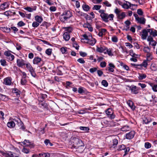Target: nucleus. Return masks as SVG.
Segmentation results:
<instances>
[{
	"label": "nucleus",
	"mask_w": 157,
	"mask_h": 157,
	"mask_svg": "<svg viewBox=\"0 0 157 157\" xmlns=\"http://www.w3.org/2000/svg\"><path fill=\"white\" fill-rule=\"evenodd\" d=\"M83 38L81 39L82 42L88 44L93 46L96 42V40L94 38L92 37L91 34L87 32L82 35Z\"/></svg>",
	"instance_id": "nucleus-1"
},
{
	"label": "nucleus",
	"mask_w": 157,
	"mask_h": 157,
	"mask_svg": "<svg viewBox=\"0 0 157 157\" xmlns=\"http://www.w3.org/2000/svg\"><path fill=\"white\" fill-rule=\"evenodd\" d=\"M71 143L72 147L75 148H78L79 147L84 146V144L82 141L75 137H72L71 138Z\"/></svg>",
	"instance_id": "nucleus-2"
},
{
	"label": "nucleus",
	"mask_w": 157,
	"mask_h": 157,
	"mask_svg": "<svg viewBox=\"0 0 157 157\" xmlns=\"http://www.w3.org/2000/svg\"><path fill=\"white\" fill-rule=\"evenodd\" d=\"M72 16V13L70 11L67 10L64 12L60 16V20L63 22L67 21Z\"/></svg>",
	"instance_id": "nucleus-3"
},
{
	"label": "nucleus",
	"mask_w": 157,
	"mask_h": 157,
	"mask_svg": "<svg viewBox=\"0 0 157 157\" xmlns=\"http://www.w3.org/2000/svg\"><path fill=\"white\" fill-rule=\"evenodd\" d=\"M100 17L103 21L105 22H108L109 21L108 19L110 21L113 20L114 15L112 14L109 15L108 14L105 13Z\"/></svg>",
	"instance_id": "nucleus-4"
},
{
	"label": "nucleus",
	"mask_w": 157,
	"mask_h": 157,
	"mask_svg": "<svg viewBox=\"0 0 157 157\" xmlns=\"http://www.w3.org/2000/svg\"><path fill=\"white\" fill-rule=\"evenodd\" d=\"M25 65L26 66V67L30 72L32 76L34 77H36V75L35 71L34 69L33 68L31 64L29 63H27L25 64Z\"/></svg>",
	"instance_id": "nucleus-5"
},
{
	"label": "nucleus",
	"mask_w": 157,
	"mask_h": 157,
	"mask_svg": "<svg viewBox=\"0 0 157 157\" xmlns=\"http://www.w3.org/2000/svg\"><path fill=\"white\" fill-rule=\"evenodd\" d=\"M134 15L136 21L138 23L143 25L145 24L146 20L144 17H140L136 14H134Z\"/></svg>",
	"instance_id": "nucleus-6"
},
{
	"label": "nucleus",
	"mask_w": 157,
	"mask_h": 157,
	"mask_svg": "<svg viewBox=\"0 0 157 157\" xmlns=\"http://www.w3.org/2000/svg\"><path fill=\"white\" fill-rule=\"evenodd\" d=\"M101 124L106 126L113 127L115 126V124L114 122H109L107 120L104 119L102 121Z\"/></svg>",
	"instance_id": "nucleus-7"
},
{
	"label": "nucleus",
	"mask_w": 157,
	"mask_h": 157,
	"mask_svg": "<svg viewBox=\"0 0 157 157\" xmlns=\"http://www.w3.org/2000/svg\"><path fill=\"white\" fill-rule=\"evenodd\" d=\"M12 52L10 51H6L4 53V55L6 58L10 61H13L14 58V56L11 54Z\"/></svg>",
	"instance_id": "nucleus-8"
},
{
	"label": "nucleus",
	"mask_w": 157,
	"mask_h": 157,
	"mask_svg": "<svg viewBox=\"0 0 157 157\" xmlns=\"http://www.w3.org/2000/svg\"><path fill=\"white\" fill-rule=\"evenodd\" d=\"M131 93L133 94H137L139 92L140 88L136 86L132 85L129 87Z\"/></svg>",
	"instance_id": "nucleus-9"
},
{
	"label": "nucleus",
	"mask_w": 157,
	"mask_h": 157,
	"mask_svg": "<svg viewBox=\"0 0 157 157\" xmlns=\"http://www.w3.org/2000/svg\"><path fill=\"white\" fill-rule=\"evenodd\" d=\"M12 78L11 77H8L3 79V83L7 86H10L12 83Z\"/></svg>",
	"instance_id": "nucleus-10"
},
{
	"label": "nucleus",
	"mask_w": 157,
	"mask_h": 157,
	"mask_svg": "<svg viewBox=\"0 0 157 157\" xmlns=\"http://www.w3.org/2000/svg\"><path fill=\"white\" fill-rule=\"evenodd\" d=\"M106 113L108 117L110 119H114L115 117V115L113 114V111L111 109H108L106 111Z\"/></svg>",
	"instance_id": "nucleus-11"
},
{
	"label": "nucleus",
	"mask_w": 157,
	"mask_h": 157,
	"mask_svg": "<svg viewBox=\"0 0 157 157\" xmlns=\"http://www.w3.org/2000/svg\"><path fill=\"white\" fill-rule=\"evenodd\" d=\"M147 41L149 42V45H151L153 46H155L157 42L153 40V38L151 36H149L147 39Z\"/></svg>",
	"instance_id": "nucleus-12"
},
{
	"label": "nucleus",
	"mask_w": 157,
	"mask_h": 157,
	"mask_svg": "<svg viewBox=\"0 0 157 157\" xmlns=\"http://www.w3.org/2000/svg\"><path fill=\"white\" fill-rule=\"evenodd\" d=\"M21 143L25 146L29 147L30 148L33 147L34 145L33 143L30 142L29 140H25L23 142H21Z\"/></svg>",
	"instance_id": "nucleus-13"
},
{
	"label": "nucleus",
	"mask_w": 157,
	"mask_h": 157,
	"mask_svg": "<svg viewBox=\"0 0 157 157\" xmlns=\"http://www.w3.org/2000/svg\"><path fill=\"white\" fill-rule=\"evenodd\" d=\"M17 66L20 67H22L23 66L25 65V61L22 59H18L17 60Z\"/></svg>",
	"instance_id": "nucleus-14"
},
{
	"label": "nucleus",
	"mask_w": 157,
	"mask_h": 157,
	"mask_svg": "<svg viewBox=\"0 0 157 157\" xmlns=\"http://www.w3.org/2000/svg\"><path fill=\"white\" fill-rule=\"evenodd\" d=\"M135 132L134 131H131L126 134L125 138L127 139H131L133 138L135 135Z\"/></svg>",
	"instance_id": "nucleus-15"
},
{
	"label": "nucleus",
	"mask_w": 157,
	"mask_h": 157,
	"mask_svg": "<svg viewBox=\"0 0 157 157\" xmlns=\"http://www.w3.org/2000/svg\"><path fill=\"white\" fill-rule=\"evenodd\" d=\"M10 5L9 2H5L1 4L0 6V9L2 10H5V9L8 8Z\"/></svg>",
	"instance_id": "nucleus-16"
},
{
	"label": "nucleus",
	"mask_w": 157,
	"mask_h": 157,
	"mask_svg": "<svg viewBox=\"0 0 157 157\" xmlns=\"http://www.w3.org/2000/svg\"><path fill=\"white\" fill-rule=\"evenodd\" d=\"M142 38L143 40L146 39L148 35V31L146 29H144L142 30Z\"/></svg>",
	"instance_id": "nucleus-17"
},
{
	"label": "nucleus",
	"mask_w": 157,
	"mask_h": 157,
	"mask_svg": "<svg viewBox=\"0 0 157 157\" xmlns=\"http://www.w3.org/2000/svg\"><path fill=\"white\" fill-rule=\"evenodd\" d=\"M42 60L39 57H35L33 60V62L34 64H38Z\"/></svg>",
	"instance_id": "nucleus-18"
},
{
	"label": "nucleus",
	"mask_w": 157,
	"mask_h": 157,
	"mask_svg": "<svg viewBox=\"0 0 157 157\" xmlns=\"http://www.w3.org/2000/svg\"><path fill=\"white\" fill-rule=\"evenodd\" d=\"M122 7L125 9H128L131 7V3L128 1H126L125 3H123L122 5Z\"/></svg>",
	"instance_id": "nucleus-19"
},
{
	"label": "nucleus",
	"mask_w": 157,
	"mask_h": 157,
	"mask_svg": "<svg viewBox=\"0 0 157 157\" xmlns=\"http://www.w3.org/2000/svg\"><path fill=\"white\" fill-rule=\"evenodd\" d=\"M147 30L148 32L150 33L151 35H152L153 36H157V31L154 30L153 29H148Z\"/></svg>",
	"instance_id": "nucleus-20"
},
{
	"label": "nucleus",
	"mask_w": 157,
	"mask_h": 157,
	"mask_svg": "<svg viewBox=\"0 0 157 157\" xmlns=\"http://www.w3.org/2000/svg\"><path fill=\"white\" fill-rule=\"evenodd\" d=\"M106 52H104L105 54H107L109 56H112L113 55V49L112 48L108 49L106 48Z\"/></svg>",
	"instance_id": "nucleus-21"
},
{
	"label": "nucleus",
	"mask_w": 157,
	"mask_h": 157,
	"mask_svg": "<svg viewBox=\"0 0 157 157\" xmlns=\"http://www.w3.org/2000/svg\"><path fill=\"white\" fill-rule=\"evenodd\" d=\"M36 8L37 7L36 6H33L32 7H25L24 8V9L29 12H32L36 10Z\"/></svg>",
	"instance_id": "nucleus-22"
},
{
	"label": "nucleus",
	"mask_w": 157,
	"mask_h": 157,
	"mask_svg": "<svg viewBox=\"0 0 157 157\" xmlns=\"http://www.w3.org/2000/svg\"><path fill=\"white\" fill-rule=\"evenodd\" d=\"M7 126L10 128L14 127L15 126V123L13 121H10L7 123Z\"/></svg>",
	"instance_id": "nucleus-23"
},
{
	"label": "nucleus",
	"mask_w": 157,
	"mask_h": 157,
	"mask_svg": "<svg viewBox=\"0 0 157 157\" xmlns=\"http://www.w3.org/2000/svg\"><path fill=\"white\" fill-rule=\"evenodd\" d=\"M127 104L133 110H134L135 108V106L134 105L133 102L131 101L128 100L127 101Z\"/></svg>",
	"instance_id": "nucleus-24"
},
{
	"label": "nucleus",
	"mask_w": 157,
	"mask_h": 157,
	"mask_svg": "<svg viewBox=\"0 0 157 157\" xmlns=\"http://www.w3.org/2000/svg\"><path fill=\"white\" fill-rule=\"evenodd\" d=\"M117 16L118 19L120 20L123 19L126 17L125 13L124 12H121Z\"/></svg>",
	"instance_id": "nucleus-25"
},
{
	"label": "nucleus",
	"mask_w": 157,
	"mask_h": 157,
	"mask_svg": "<svg viewBox=\"0 0 157 157\" xmlns=\"http://www.w3.org/2000/svg\"><path fill=\"white\" fill-rule=\"evenodd\" d=\"M63 37L64 39L66 41L69 40L70 38V35L67 32H65L63 35Z\"/></svg>",
	"instance_id": "nucleus-26"
},
{
	"label": "nucleus",
	"mask_w": 157,
	"mask_h": 157,
	"mask_svg": "<svg viewBox=\"0 0 157 157\" xmlns=\"http://www.w3.org/2000/svg\"><path fill=\"white\" fill-rule=\"evenodd\" d=\"M35 20L36 21L41 23L43 21V19L42 17L39 15H36L35 17Z\"/></svg>",
	"instance_id": "nucleus-27"
},
{
	"label": "nucleus",
	"mask_w": 157,
	"mask_h": 157,
	"mask_svg": "<svg viewBox=\"0 0 157 157\" xmlns=\"http://www.w3.org/2000/svg\"><path fill=\"white\" fill-rule=\"evenodd\" d=\"M153 59L152 53H150L146 54V59L147 61L150 62Z\"/></svg>",
	"instance_id": "nucleus-28"
},
{
	"label": "nucleus",
	"mask_w": 157,
	"mask_h": 157,
	"mask_svg": "<svg viewBox=\"0 0 157 157\" xmlns=\"http://www.w3.org/2000/svg\"><path fill=\"white\" fill-rule=\"evenodd\" d=\"M106 50V47H97L96 48V51L99 52L101 53Z\"/></svg>",
	"instance_id": "nucleus-29"
},
{
	"label": "nucleus",
	"mask_w": 157,
	"mask_h": 157,
	"mask_svg": "<svg viewBox=\"0 0 157 157\" xmlns=\"http://www.w3.org/2000/svg\"><path fill=\"white\" fill-rule=\"evenodd\" d=\"M3 155L7 157H15L17 156L14 153L13 154L11 151H10L6 154H5Z\"/></svg>",
	"instance_id": "nucleus-30"
},
{
	"label": "nucleus",
	"mask_w": 157,
	"mask_h": 157,
	"mask_svg": "<svg viewBox=\"0 0 157 157\" xmlns=\"http://www.w3.org/2000/svg\"><path fill=\"white\" fill-rule=\"evenodd\" d=\"M149 84L151 87L154 91L157 92V84H155L153 83H150Z\"/></svg>",
	"instance_id": "nucleus-31"
},
{
	"label": "nucleus",
	"mask_w": 157,
	"mask_h": 157,
	"mask_svg": "<svg viewBox=\"0 0 157 157\" xmlns=\"http://www.w3.org/2000/svg\"><path fill=\"white\" fill-rule=\"evenodd\" d=\"M106 31V30L105 29H102L99 32L98 35L99 36H102L103 35L105 34V33Z\"/></svg>",
	"instance_id": "nucleus-32"
},
{
	"label": "nucleus",
	"mask_w": 157,
	"mask_h": 157,
	"mask_svg": "<svg viewBox=\"0 0 157 157\" xmlns=\"http://www.w3.org/2000/svg\"><path fill=\"white\" fill-rule=\"evenodd\" d=\"M121 129L122 131L127 132V131H129L130 130V128L129 126L128 125H125L121 128Z\"/></svg>",
	"instance_id": "nucleus-33"
},
{
	"label": "nucleus",
	"mask_w": 157,
	"mask_h": 157,
	"mask_svg": "<svg viewBox=\"0 0 157 157\" xmlns=\"http://www.w3.org/2000/svg\"><path fill=\"white\" fill-rule=\"evenodd\" d=\"M86 91V89L82 87H80L78 88V92L80 94L85 93Z\"/></svg>",
	"instance_id": "nucleus-34"
},
{
	"label": "nucleus",
	"mask_w": 157,
	"mask_h": 157,
	"mask_svg": "<svg viewBox=\"0 0 157 157\" xmlns=\"http://www.w3.org/2000/svg\"><path fill=\"white\" fill-rule=\"evenodd\" d=\"M147 76L146 75L144 74H139L138 78L140 80H142L145 78Z\"/></svg>",
	"instance_id": "nucleus-35"
},
{
	"label": "nucleus",
	"mask_w": 157,
	"mask_h": 157,
	"mask_svg": "<svg viewBox=\"0 0 157 157\" xmlns=\"http://www.w3.org/2000/svg\"><path fill=\"white\" fill-rule=\"evenodd\" d=\"M13 93L16 94L17 97H19L20 96L21 92L17 89L15 88L13 89Z\"/></svg>",
	"instance_id": "nucleus-36"
},
{
	"label": "nucleus",
	"mask_w": 157,
	"mask_h": 157,
	"mask_svg": "<svg viewBox=\"0 0 157 157\" xmlns=\"http://www.w3.org/2000/svg\"><path fill=\"white\" fill-rule=\"evenodd\" d=\"M82 8L83 10L86 11H89L90 9L89 6L86 4H84L82 5Z\"/></svg>",
	"instance_id": "nucleus-37"
},
{
	"label": "nucleus",
	"mask_w": 157,
	"mask_h": 157,
	"mask_svg": "<svg viewBox=\"0 0 157 157\" xmlns=\"http://www.w3.org/2000/svg\"><path fill=\"white\" fill-rule=\"evenodd\" d=\"M76 14L78 16H85L87 15L86 14L83 13L82 12L79 11V10H76Z\"/></svg>",
	"instance_id": "nucleus-38"
},
{
	"label": "nucleus",
	"mask_w": 157,
	"mask_h": 157,
	"mask_svg": "<svg viewBox=\"0 0 157 157\" xmlns=\"http://www.w3.org/2000/svg\"><path fill=\"white\" fill-rule=\"evenodd\" d=\"M143 122L145 124H148L151 121V119L149 117H146L143 120Z\"/></svg>",
	"instance_id": "nucleus-39"
},
{
	"label": "nucleus",
	"mask_w": 157,
	"mask_h": 157,
	"mask_svg": "<svg viewBox=\"0 0 157 157\" xmlns=\"http://www.w3.org/2000/svg\"><path fill=\"white\" fill-rule=\"evenodd\" d=\"M141 65L143 67H144V68H146L148 65L147 61V60H144L141 64Z\"/></svg>",
	"instance_id": "nucleus-40"
},
{
	"label": "nucleus",
	"mask_w": 157,
	"mask_h": 157,
	"mask_svg": "<svg viewBox=\"0 0 157 157\" xmlns=\"http://www.w3.org/2000/svg\"><path fill=\"white\" fill-rule=\"evenodd\" d=\"M143 50L144 52L147 53H150V48L148 47H144V48Z\"/></svg>",
	"instance_id": "nucleus-41"
},
{
	"label": "nucleus",
	"mask_w": 157,
	"mask_h": 157,
	"mask_svg": "<svg viewBox=\"0 0 157 157\" xmlns=\"http://www.w3.org/2000/svg\"><path fill=\"white\" fill-rule=\"evenodd\" d=\"M77 149V151L80 153H82L84 150V146L79 147L78 148H76Z\"/></svg>",
	"instance_id": "nucleus-42"
},
{
	"label": "nucleus",
	"mask_w": 157,
	"mask_h": 157,
	"mask_svg": "<svg viewBox=\"0 0 157 157\" xmlns=\"http://www.w3.org/2000/svg\"><path fill=\"white\" fill-rule=\"evenodd\" d=\"M64 29H65V31H67L66 32H67L69 33L71 32L73 30L72 28L70 27H65Z\"/></svg>",
	"instance_id": "nucleus-43"
},
{
	"label": "nucleus",
	"mask_w": 157,
	"mask_h": 157,
	"mask_svg": "<svg viewBox=\"0 0 157 157\" xmlns=\"http://www.w3.org/2000/svg\"><path fill=\"white\" fill-rule=\"evenodd\" d=\"M124 23L126 25V27L127 29H126V30H127L129 29V26L131 24V23L128 20H127L125 21Z\"/></svg>",
	"instance_id": "nucleus-44"
},
{
	"label": "nucleus",
	"mask_w": 157,
	"mask_h": 157,
	"mask_svg": "<svg viewBox=\"0 0 157 157\" xmlns=\"http://www.w3.org/2000/svg\"><path fill=\"white\" fill-rule=\"evenodd\" d=\"M151 144L148 142H146L145 143L144 147L147 149H148L151 147Z\"/></svg>",
	"instance_id": "nucleus-45"
},
{
	"label": "nucleus",
	"mask_w": 157,
	"mask_h": 157,
	"mask_svg": "<svg viewBox=\"0 0 157 157\" xmlns=\"http://www.w3.org/2000/svg\"><path fill=\"white\" fill-rule=\"evenodd\" d=\"M52 50L51 48H48L46 50L45 53L48 56H50L52 53Z\"/></svg>",
	"instance_id": "nucleus-46"
},
{
	"label": "nucleus",
	"mask_w": 157,
	"mask_h": 157,
	"mask_svg": "<svg viewBox=\"0 0 157 157\" xmlns=\"http://www.w3.org/2000/svg\"><path fill=\"white\" fill-rule=\"evenodd\" d=\"M124 154L123 155V156H125L126 155L128 154V152L130 151V148L129 147L125 148V149H124Z\"/></svg>",
	"instance_id": "nucleus-47"
},
{
	"label": "nucleus",
	"mask_w": 157,
	"mask_h": 157,
	"mask_svg": "<svg viewBox=\"0 0 157 157\" xmlns=\"http://www.w3.org/2000/svg\"><path fill=\"white\" fill-rule=\"evenodd\" d=\"M150 69L152 71H156L157 70V67L155 64H152L150 66Z\"/></svg>",
	"instance_id": "nucleus-48"
},
{
	"label": "nucleus",
	"mask_w": 157,
	"mask_h": 157,
	"mask_svg": "<svg viewBox=\"0 0 157 157\" xmlns=\"http://www.w3.org/2000/svg\"><path fill=\"white\" fill-rule=\"evenodd\" d=\"M21 83L22 85H25L27 83V81L25 78H22L21 80Z\"/></svg>",
	"instance_id": "nucleus-49"
},
{
	"label": "nucleus",
	"mask_w": 157,
	"mask_h": 157,
	"mask_svg": "<svg viewBox=\"0 0 157 157\" xmlns=\"http://www.w3.org/2000/svg\"><path fill=\"white\" fill-rule=\"evenodd\" d=\"M113 144L112 147H114L116 146L118 143V140L116 139H114L113 140Z\"/></svg>",
	"instance_id": "nucleus-50"
},
{
	"label": "nucleus",
	"mask_w": 157,
	"mask_h": 157,
	"mask_svg": "<svg viewBox=\"0 0 157 157\" xmlns=\"http://www.w3.org/2000/svg\"><path fill=\"white\" fill-rule=\"evenodd\" d=\"M40 24L36 21H34L32 23V26L34 28L37 27L39 26Z\"/></svg>",
	"instance_id": "nucleus-51"
},
{
	"label": "nucleus",
	"mask_w": 157,
	"mask_h": 157,
	"mask_svg": "<svg viewBox=\"0 0 157 157\" xmlns=\"http://www.w3.org/2000/svg\"><path fill=\"white\" fill-rule=\"evenodd\" d=\"M45 2L49 6H52L54 4L52 0H46Z\"/></svg>",
	"instance_id": "nucleus-52"
},
{
	"label": "nucleus",
	"mask_w": 157,
	"mask_h": 157,
	"mask_svg": "<svg viewBox=\"0 0 157 157\" xmlns=\"http://www.w3.org/2000/svg\"><path fill=\"white\" fill-rule=\"evenodd\" d=\"M112 41L115 43L117 42L118 41V38L117 37L115 36H113L111 38Z\"/></svg>",
	"instance_id": "nucleus-53"
},
{
	"label": "nucleus",
	"mask_w": 157,
	"mask_h": 157,
	"mask_svg": "<svg viewBox=\"0 0 157 157\" xmlns=\"http://www.w3.org/2000/svg\"><path fill=\"white\" fill-rule=\"evenodd\" d=\"M101 84L105 87H107L108 86V83L107 81L105 80H103L101 82Z\"/></svg>",
	"instance_id": "nucleus-54"
},
{
	"label": "nucleus",
	"mask_w": 157,
	"mask_h": 157,
	"mask_svg": "<svg viewBox=\"0 0 157 157\" xmlns=\"http://www.w3.org/2000/svg\"><path fill=\"white\" fill-rule=\"evenodd\" d=\"M101 7V5H95L94 6L93 8V9L95 10H100Z\"/></svg>",
	"instance_id": "nucleus-55"
},
{
	"label": "nucleus",
	"mask_w": 157,
	"mask_h": 157,
	"mask_svg": "<svg viewBox=\"0 0 157 157\" xmlns=\"http://www.w3.org/2000/svg\"><path fill=\"white\" fill-rule=\"evenodd\" d=\"M17 25L19 27H21L24 26L25 25V23L22 21H20L17 23Z\"/></svg>",
	"instance_id": "nucleus-56"
},
{
	"label": "nucleus",
	"mask_w": 157,
	"mask_h": 157,
	"mask_svg": "<svg viewBox=\"0 0 157 157\" xmlns=\"http://www.w3.org/2000/svg\"><path fill=\"white\" fill-rule=\"evenodd\" d=\"M3 31L9 33L10 32V28L7 27H4L2 28Z\"/></svg>",
	"instance_id": "nucleus-57"
},
{
	"label": "nucleus",
	"mask_w": 157,
	"mask_h": 157,
	"mask_svg": "<svg viewBox=\"0 0 157 157\" xmlns=\"http://www.w3.org/2000/svg\"><path fill=\"white\" fill-rule=\"evenodd\" d=\"M6 98V96L0 94V100H5Z\"/></svg>",
	"instance_id": "nucleus-58"
},
{
	"label": "nucleus",
	"mask_w": 157,
	"mask_h": 157,
	"mask_svg": "<svg viewBox=\"0 0 157 157\" xmlns=\"http://www.w3.org/2000/svg\"><path fill=\"white\" fill-rule=\"evenodd\" d=\"M97 69L96 67L92 68L90 69L89 71L91 73H93L94 72L96 71Z\"/></svg>",
	"instance_id": "nucleus-59"
},
{
	"label": "nucleus",
	"mask_w": 157,
	"mask_h": 157,
	"mask_svg": "<svg viewBox=\"0 0 157 157\" xmlns=\"http://www.w3.org/2000/svg\"><path fill=\"white\" fill-rule=\"evenodd\" d=\"M103 3L106 5V6L111 7V4L107 1H105V2H103Z\"/></svg>",
	"instance_id": "nucleus-60"
},
{
	"label": "nucleus",
	"mask_w": 157,
	"mask_h": 157,
	"mask_svg": "<svg viewBox=\"0 0 157 157\" xmlns=\"http://www.w3.org/2000/svg\"><path fill=\"white\" fill-rule=\"evenodd\" d=\"M1 65L3 66H5L6 65V62L5 59H2L0 60Z\"/></svg>",
	"instance_id": "nucleus-61"
},
{
	"label": "nucleus",
	"mask_w": 157,
	"mask_h": 157,
	"mask_svg": "<svg viewBox=\"0 0 157 157\" xmlns=\"http://www.w3.org/2000/svg\"><path fill=\"white\" fill-rule=\"evenodd\" d=\"M67 48L62 47L60 48V51L62 53L64 54L67 52Z\"/></svg>",
	"instance_id": "nucleus-62"
},
{
	"label": "nucleus",
	"mask_w": 157,
	"mask_h": 157,
	"mask_svg": "<svg viewBox=\"0 0 157 157\" xmlns=\"http://www.w3.org/2000/svg\"><path fill=\"white\" fill-rule=\"evenodd\" d=\"M125 46L128 47L129 48H131L133 47V45L131 44L130 43L128 42H126L125 43Z\"/></svg>",
	"instance_id": "nucleus-63"
},
{
	"label": "nucleus",
	"mask_w": 157,
	"mask_h": 157,
	"mask_svg": "<svg viewBox=\"0 0 157 157\" xmlns=\"http://www.w3.org/2000/svg\"><path fill=\"white\" fill-rule=\"evenodd\" d=\"M39 155L40 156H42L44 157H49V155L48 153H41L39 154Z\"/></svg>",
	"instance_id": "nucleus-64"
}]
</instances>
